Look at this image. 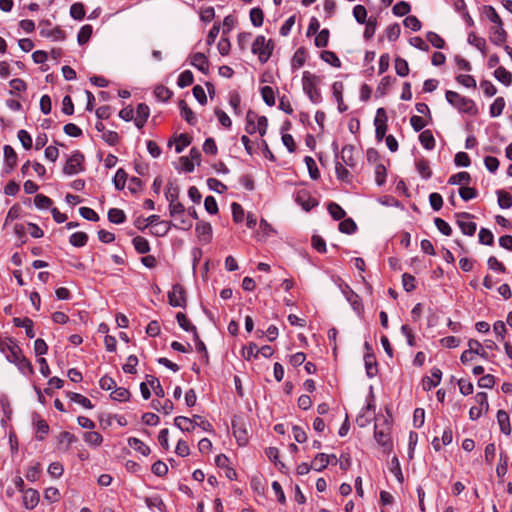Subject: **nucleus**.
Here are the masks:
<instances>
[{"label": "nucleus", "mask_w": 512, "mask_h": 512, "mask_svg": "<svg viewBox=\"0 0 512 512\" xmlns=\"http://www.w3.org/2000/svg\"><path fill=\"white\" fill-rule=\"evenodd\" d=\"M321 82L320 76L312 74L309 71H304L302 76L303 91L306 93L310 101L318 104L322 101L321 91L318 85Z\"/></svg>", "instance_id": "f257e3e1"}, {"label": "nucleus", "mask_w": 512, "mask_h": 512, "mask_svg": "<svg viewBox=\"0 0 512 512\" xmlns=\"http://www.w3.org/2000/svg\"><path fill=\"white\" fill-rule=\"evenodd\" d=\"M446 100L453 107L458 109L460 112L476 115L478 113V108L475 102L467 97L460 95L455 91L448 90L445 93Z\"/></svg>", "instance_id": "f03ea898"}, {"label": "nucleus", "mask_w": 512, "mask_h": 512, "mask_svg": "<svg viewBox=\"0 0 512 512\" xmlns=\"http://www.w3.org/2000/svg\"><path fill=\"white\" fill-rule=\"evenodd\" d=\"M7 349L6 358L9 362L15 364L22 373H33L31 362L23 355L21 348L16 343L8 345Z\"/></svg>", "instance_id": "7ed1b4c3"}, {"label": "nucleus", "mask_w": 512, "mask_h": 512, "mask_svg": "<svg viewBox=\"0 0 512 512\" xmlns=\"http://www.w3.org/2000/svg\"><path fill=\"white\" fill-rule=\"evenodd\" d=\"M252 53L258 56V60L264 64L272 56L274 50V42L269 39L266 40L265 36L259 35L256 37L252 44Z\"/></svg>", "instance_id": "20e7f679"}, {"label": "nucleus", "mask_w": 512, "mask_h": 512, "mask_svg": "<svg viewBox=\"0 0 512 512\" xmlns=\"http://www.w3.org/2000/svg\"><path fill=\"white\" fill-rule=\"evenodd\" d=\"M391 423L388 419H383L382 423H376L374 427L375 440L384 447L385 450H389L392 447L390 438Z\"/></svg>", "instance_id": "39448f33"}, {"label": "nucleus", "mask_w": 512, "mask_h": 512, "mask_svg": "<svg viewBox=\"0 0 512 512\" xmlns=\"http://www.w3.org/2000/svg\"><path fill=\"white\" fill-rule=\"evenodd\" d=\"M84 155L76 150L72 153V155L67 159L63 172L66 175H75L84 170Z\"/></svg>", "instance_id": "423d86ee"}, {"label": "nucleus", "mask_w": 512, "mask_h": 512, "mask_svg": "<svg viewBox=\"0 0 512 512\" xmlns=\"http://www.w3.org/2000/svg\"><path fill=\"white\" fill-rule=\"evenodd\" d=\"M388 117L384 108H378L374 119L375 137L378 142H381L386 135Z\"/></svg>", "instance_id": "0eeeda50"}, {"label": "nucleus", "mask_w": 512, "mask_h": 512, "mask_svg": "<svg viewBox=\"0 0 512 512\" xmlns=\"http://www.w3.org/2000/svg\"><path fill=\"white\" fill-rule=\"evenodd\" d=\"M168 301L173 307H186V291L181 284L172 286L171 291L168 292Z\"/></svg>", "instance_id": "6e6552de"}, {"label": "nucleus", "mask_w": 512, "mask_h": 512, "mask_svg": "<svg viewBox=\"0 0 512 512\" xmlns=\"http://www.w3.org/2000/svg\"><path fill=\"white\" fill-rule=\"evenodd\" d=\"M474 216L468 212H460L456 214L457 224L462 233L468 236H473L476 232L477 225L475 222L470 221Z\"/></svg>", "instance_id": "1a4fd4ad"}, {"label": "nucleus", "mask_w": 512, "mask_h": 512, "mask_svg": "<svg viewBox=\"0 0 512 512\" xmlns=\"http://www.w3.org/2000/svg\"><path fill=\"white\" fill-rule=\"evenodd\" d=\"M341 291L344 294L346 300L351 304L353 310L360 314L363 310L360 296L355 293L347 284L341 285Z\"/></svg>", "instance_id": "9d476101"}, {"label": "nucleus", "mask_w": 512, "mask_h": 512, "mask_svg": "<svg viewBox=\"0 0 512 512\" xmlns=\"http://www.w3.org/2000/svg\"><path fill=\"white\" fill-rule=\"evenodd\" d=\"M296 202L305 210L310 211L318 205V201L306 190H301L296 195Z\"/></svg>", "instance_id": "9b49d317"}, {"label": "nucleus", "mask_w": 512, "mask_h": 512, "mask_svg": "<svg viewBox=\"0 0 512 512\" xmlns=\"http://www.w3.org/2000/svg\"><path fill=\"white\" fill-rule=\"evenodd\" d=\"M442 371L439 368L434 367L431 370V377H424L422 380V386L425 391H429L432 388L438 386L441 382Z\"/></svg>", "instance_id": "f8f14e48"}, {"label": "nucleus", "mask_w": 512, "mask_h": 512, "mask_svg": "<svg viewBox=\"0 0 512 512\" xmlns=\"http://www.w3.org/2000/svg\"><path fill=\"white\" fill-rule=\"evenodd\" d=\"M191 65L197 68L204 74H207L209 71V61L208 58L200 52L194 53L191 56Z\"/></svg>", "instance_id": "ddd939ff"}, {"label": "nucleus", "mask_w": 512, "mask_h": 512, "mask_svg": "<svg viewBox=\"0 0 512 512\" xmlns=\"http://www.w3.org/2000/svg\"><path fill=\"white\" fill-rule=\"evenodd\" d=\"M195 231L202 242L208 243L212 238V226L208 222L197 223Z\"/></svg>", "instance_id": "4468645a"}, {"label": "nucleus", "mask_w": 512, "mask_h": 512, "mask_svg": "<svg viewBox=\"0 0 512 512\" xmlns=\"http://www.w3.org/2000/svg\"><path fill=\"white\" fill-rule=\"evenodd\" d=\"M136 114L137 115L134 119V122H135V125L137 126V128L141 129L144 127V125L150 115V109L146 104L140 103L137 106Z\"/></svg>", "instance_id": "2eb2a0df"}, {"label": "nucleus", "mask_w": 512, "mask_h": 512, "mask_svg": "<svg viewBox=\"0 0 512 512\" xmlns=\"http://www.w3.org/2000/svg\"><path fill=\"white\" fill-rule=\"evenodd\" d=\"M343 89H344V85L340 81H336L332 85L333 96L338 103V110L340 113H343L348 109L347 105H345L344 101H343V96H342Z\"/></svg>", "instance_id": "dca6fc26"}, {"label": "nucleus", "mask_w": 512, "mask_h": 512, "mask_svg": "<svg viewBox=\"0 0 512 512\" xmlns=\"http://www.w3.org/2000/svg\"><path fill=\"white\" fill-rule=\"evenodd\" d=\"M366 374L369 378L376 376L378 372L376 358L373 352H366L364 355Z\"/></svg>", "instance_id": "f3484780"}, {"label": "nucleus", "mask_w": 512, "mask_h": 512, "mask_svg": "<svg viewBox=\"0 0 512 512\" xmlns=\"http://www.w3.org/2000/svg\"><path fill=\"white\" fill-rule=\"evenodd\" d=\"M23 503L27 509H33L39 503V493L35 489H27L23 494Z\"/></svg>", "instance_id": "a211bd4d"}, {"label": "nucleus", "mask_w": 512, "mask_h": 512, "mask_svg": "<svg viewBox=\"0 0 512 512\" xmlns=\"http://www.w3.org/2000/svg\"><path fill=\"white\" fill-rule=\"evenodd\" d=\"M507 32L502 26L491 27L490 41L497 45L501 46L507 39Z\"/></svg>", "instance_id": "6ab92c4d"}, {"label": "nucleus", "mask_w": 512, "mask_h": 512, "mask_svg": "<svg viewBox=\"0 0 512 512\" xmlns=\"http://www.w3.org/2000/svg\"><path fill=\"white\" fill-rule=\"evenodd\" d=\"M178 105L180 114L185 119V121L190 125H195L197 123V118L188 104L184 100H180Z\"/></svg>", "instance_id": "aec40b11"}, {"label": "nucleus", "mask_w": 512, "mask_h": 512, "mask_svg": "<svg viewBox=\"0 0 512 512\" xmlns=\"http://www.w3.org/2000/svg\"><path fill=\"white\" fill-rule=\"evenodd\" d=\"M174 425L182 431L190 432L195 429L197 422L185 416H177L174 419Z\"/></svg>", "instance_id": "412c9836"}, {"label": "nucleus", "mask_w": 512, "mask_h": 512, "mask_svg": "<svg viewBox=\"0 0 512 512\" xmlns=\"http://www.w3.org/2000/svg\"><path fill=\"white\" fill-rule=\"evenodd\" d=\"M497 422L499 424L500 431L505 435H510V433H511L510 418L506 411L498 410Z\"/></svg>", "instance_id": "4be33fe9"}, {"label": "nucleus", "mask_w": 512, "mask_h": 512, "mask_svg": "<svg viewBox=\"0 0 512 512\" xmlns=\"http://www.w3.org/2000/svg\"><path fill=\"white\" fill-rule=\"evenodd\" d=\"M415 167L422 178L429 179L432 176V170L427 159L423 157L416 159Z\"/></svg>", "instance_id": "5701e85b"}, {"label": "nucleus", "mask_w": 512, "mask_h": 512, "mask_svg": "<svg viewBox=\"0 0 512 512\" xmlns=\"http://www.w3.org/2000/svg\"><path fill=\"white\" fill-rule=\"evenodd\" d=\"M341 163L345 164L348 167H354L355 166V159H354V146L352 145H345L342 148L341 151Z\"/></svg>", "instance_id": "b1692460"}, {"label": "nucleus", "mask_w": 512, "mask_h": 512, "mask_svg": "<svg viewBox=\"0 0 512 512\" xmlns=\"http://www.w3.org/2000/svg\"><path fill=\"white\" fill-rule=\"evenodd\" d=\"M13 324L16 327H26L25 333L28 338L32 339L35 337V333L33 330V321L30 318H14Z\"/></svg>", "instance_id": "393cba45"}, {"label": "nucleus", "mask_w": 512, "mask_h": 512, "mask_svg": "<svg viewBox=\"0 0 512 512\" xmlns=\"http://www.w3.org/2000/svg\"><path fill=\"white\" fill-rule=\"evenodd\" d=\"M328 464H330L329 454L318 453L312 461L311 467L313 470L320 472L324 470Z\"/></svg>", "instance_id": "a878e982"}, {"label": "nucleus", "mask_w": 512, "mask_h": 512, "mask_svg": "<svg viewBox=\"0 0 512 512\" xmlns=\"http://www.w3.org/2000/svg\"><path fill=\"white\" fill-rule=\"evenodd\" d=\"M467 40L470 45L475 46L483 55L487 53L486 40L483 37H479L474 32H470Z\"/></svg>", "instance_id": "bb28decb"}, {"label": "nucleus", "mask_w": 512, "mask_h": 512, "mask_svg": "<svg viewBox=\"0 0 512 512\" xmlns=\"http://www.w3.org/2000/svg\"><path fill=\"white\" fill-rule=\"evenodd\" d=\"M494 77L505 86H510L512 83V74L502 66L494 71Z\"/></svg>", "instance_id": "cd10ccee"}, {"label": "nucleus", "mask_w": 512, "mask_h": 512, "mask_svg": "<svg viewBox=\"0 0 512 512\" xmlns=\"http://www.w3.org/2000/svg\"><path fill=\"white\" fill-rule=\"evenodd\" d=\"M180 189L175 182H168L165 191V197L169 203L178 201Z\"/></svg>", "instance_id": "c85d7f7f"}, {"label": "nucleus", "mask_w": 512, "mask_h": 512, "mask_svg": "<svg viewBox=\"0 0 512 512\" xmlns=\"http://www.w3.org/2000/svg\"><path fill=\"white\" fill-rule=\"evenodd\" d=\"M419 141L427 150H432L435 147V138L430 130L422 131L419 135Z\"/></svg>", "instance_id": "c756f323"}, {"label": "nucleus", "mask_w": 512, "mask_h": 512, "mask_svg": "<svg viewBox=\"0 0 512 512\" xmlns=\"http://www.w3.org/2000/svg\"><path fill=\"white\" fill-rule=\"evenodd\" d=\"M135 250L139 254H146L150 251V244L148 240L142 236H136L132 240Z\"/></svg>", "instance_id": "7c9ffc66"}, {"label": "nucleus", "mask_w": 512, "mask_h": 512, "mask_svg": "<svg viewBox=\"0 0 512 512\" xmlns=\"http://www.w3.org/2000/svg\"><path fill=\"white\" fill-rule=\"evenodd\" d=\"M128 444L130 447H132L133 449H135L144 456H148L150 454V448L138 438H129Z\"/></svg>", "instance_id": "2f4dec72"}, {"label": "nucleus", "mask_w": 512, "mask_h": 512, "mask_svg": "<svg viewBox=\"0 0 512 512\" xmlns=\"http://www.w3.org/2000/svg\"><path fill=\"white\" fill-rule=\"evenodd\" d=\"M471 181V176L468 172H459L452 175L448 183L451 185H468Z\"/></svg>", "instance_id": "473e14b6"}, {"label": "nucleus", "mask_w": 512, "mask_h": 512, "mask_svg": "<svg viewBox=\"0 0 512 512\" xmlns=\"http://www.w3.org/2000/svg\"><path fill=\"white\" fill-rule=\"evenodd\" d=\"M328 212L334 220H342L346 216L345 210L337 203L330 202L328 204Z\"/></svg>", "instance_id": "72a5a7b5"}, {"label": "nucleus", "mask_w": 512, "mask_h": 512, "mask_svg": "<svg viewBox=\"0 0 512 512\" xmlns=\"http://www.w3.org/2000/svg\"><path fill=\"white\" fill-rule=\"evenodd\" d=\"M108 220L114 224H122L126 221V215L121 209L111 208L108 211Z\"/></svg>", "instance_id": "f704fd0d"}, {"label": "nucleus", "mask_w": 512, "mask_h": 512, "mask_svg": "<svg viewBox=\"0 0 512 512\" xmlns=\"http://www.w3.org/2000/svg\"><path fill=\"white\" fill-rule=\"evenodd\" d=\"M339 231L344 234H353L357 230V225L352 218H344L339 223Z\"/></svg>", "instance_id": "c9c22d12"}, {"label": "nucleus", "mask_w": 512, "mask_h": 512, "mask_svg": "<svg viewBox=\"0 0 512 512\" xmlns=\"http://www.w3.org/2000/svg\"><path fill=\"white\" fill-rule=\"evenodd\" d=\"M4 158L6 164L10 169H13L17 164V153L10 145L4 146Z\"/></svg>", "instance_id": "e433bc0d"}, {"label": "nucleus", "mask_w": 512, "mask_h": 512, "mask_svg": "<svg viewBox=\"0 0 512 512\" xmlns=\"http://www.w3.org/2000/svg\"><path fill=\"white\" fill-rule=\"evenodd\" d=\"M305 60H306V52H305V49L304 48H299L297 49V51L294 53V56L291 60V67L292 69H299L300 67H302L305 63Z\"/></svg>", "instance_id": "4c0bfd02"}, {"label": "nucleus", "mask_w": 512, "mask_h": 512, "mask_svg": "<svg viewBox=\"0 0 512 512\" xmlns=\"http://www.w3.org/2000/svg\"><path fill=\"white\" fill-rule=\"evenodd\" d=\"M176 320H177L179 326L187 332L193 333V332H195V330H197L196 326L193 325L190 322V320L187 318V316L182 312H178L176 314Z\"/></svg>", "instance_id": "58836bf2"}, {"label": "nucleus", "mask_w": 512, "mask_h": 512, "mask_svg": "<svg viewBox=\"0 0 512 512\" xmlns=\"http://www.w3.org/2000/svg\"><path fill=\"white\" fill-rule=\"evenodd\" d=\"M68 396L71 401H73L77 404H80L81 406H83L86 409H92L94 407L92 402L87 397H85L79 393L69 392Z\"/></svg>", "instance_id": "ea45409f"}, {"label": "nucleus", "mask_w": 512, "mask_h": 512, "mask_svg": "<svg viewBox=\"0 0 512 512\" xmlns=\"http://www.w3.org/2000/svg\"><path fill=\"white\" fill-rule=\"evenodd\" d=\"M87 241L88 235L85 232H75L69 238L70 244L74 247H83Z\"/></svg>", "instance_id": "a19ab883"}, {"label": "nucleus", "mask_w": 512, "mask_h": 512, "mask_svg": "<svg viewBox=\"0 0 512 512\" xmlns=\"http://www.w3.org/2000/svg\"><path fill=\"white\" fill-rule=\"evenodd\" d=\"M93 32V28L91 25L87 24L80 28L78 35H77V41L80 45L86 44Z\"/></svg>", "instance_id": "79ce46f5"}, {"label": "nucleus", "mask_w": 512, "mask_h": 512, "mask_svg": "<svg viewBox=\"0 0 512 512\" xmlns=\"http://www.w3.org/2000/svg\"><path fill=\"white\" fill-rule=\"evenodd\" d=\"M110 397L113 400L125 402L129 400L130 392L128 389L124 387H115L112 393L110 394Z\"/></svg>", "instance_id": "37998d69"}, {"label": "nucleus", "mask_w": 512, "mask_h": 512, "mask_svg": "<svg viewBox=\"0 0 512 512\" xmlns=\"http://www.w3.org/2000/svg\"><path fill=\"white\" fill-rule=\"evenodd\" d=\"M505 107V100L503 97H497L490 106V116L498 117L502 114Z\"/></svg>", "instance_id": "c03bdc74"}, {"label": "nucleus", "mask_w": 512, "mask_h": 512, "mask_svg": "<svg viewBox=\"0 0 512 512\" xmlns=\"http://www.w3.org/2000/svg\"><path fill=\"white\" fill-rule=\"evenodd\" d=\"M128 179V174L123 168H119L113 179L115 188L117 190H123Z\"/></svg>", "instance_id": "a18cd8bd"}, {"label": "nucleus", "mask_w": 512, "mask_h": 512, "mask_svg": "<svg viewBox=\"0 0 512 512\" xmlns=\"http://www.w3.org/2000/svg\"><path fill=\"white\" fill-rule=\"evenodd\" d=\"M346 165L337 161L335 165L337 178L343 182L351 181V174L349 170L345 167Z\"/></svg>", "instance_id": "49530a36"}, {"label": "nucleus", "mask_w": 512, "mask_h": 512, "mask_svg": "<svg viewBox=\"0 0 512 512\" xmlns=\"http://www.w3.org/2000/svg\"><path fill=\"white\" fill-rule=\"evenodd\" d=\"M193 82H194V76L190 70L183 71L177 79V85L180 88H185L187 86H190L193 84Z\"/></svg>", "instance_id": "de8ad7c7"}, {"label": "nucleus", "mask_w": 512, "mask_h": 512, "mask_svg": "<svg viewBox=\"0 0 512 512\" xmlns=\"http://www.w3.org/2000/svg\"><path fill=\"white\" fill-rule=\"evenodd\" d=\"M250 20L253 26L260 27L264 21V13L263 10L259 7L252 8L250 10Z\"/></svg>", "instance_id": "09e8293b"}, {"label": "nucleus", "mask_w": 512, "mask_h": 512, "mask_svg": "<svg viewBox=\"0 0 512 512\" xmlns=\"http://www.w3.org/2000/svg\"><path fill=\"white\" fill-rule=\"evenodd\" d=\"M498 196V205L503 209H508L512 207V196L504 191V190H498L497 191Z\"/></svg>", "instance_id": "8fccbe9b"}, {"label": "nucleus", "mask_w": 512, "mask_h": 512, "mask_svg": "<svg viewBox=\"0 0 512 512\" xmlns=\"http://www.w3.org/2000/svg\"><path fill=\"white\" fill-rule=\"evenodd\" d=\"M84 440L86 443L92 446H100L103 442V437L100 433L95 431H90L84 433Z\"/></svg>", "instance_id": "3c124183"}, {"label": "nucleus", "mask_w": 512, "mask_h": 512, "mask_svg": "<svg viewBox=\"0 0 512 512\" xmlns=\"http://www.w3.org/2000/svg\"><path fill=\"white\" fill-rule=\"evenodd\" d=\"M147 382L152 387V389L154 390V393L157 397L163 398L165 396L164 389L161 386L158 378H156L155 376H152V375H148Z\"/></svg>", "instance_id": "603ef678"}, {"label": "nucleus", "mask_w": 512, "mask_h": 512, "mask_svg": "<svg viewBox=\"0 0 512 512\" xmlns=\"http://www.w3.org/2000/svg\"><path fill=\"white\" fill-rule=\"evenodd\" d=\"M364 24H366L363 36L366 40L371 39L377 28V19L374 17H370Z\"/></svg>", "instance_id": "864d4df0"}, {"label": "nucleus", "mask_w": 512, "mask_h": 512, "mask_svg": "<svg viewBox=\"0 0 512 512\" xmlns=\"http://www.w3.org/2000/svg\"><path fill=\"white\" fill-rule=\"evenodd\" d=\"M468 349L470 351H472V354L474 355H479L481 356L482 358H487L488 354L487 352L483 349L481 343L478 341V340H475V339H470L468 341Z\"/></svg>", "instance_id": "5fc2aeb1"}, {"label": "nucleus", "mask_w": 512, "mask_h": 512, "mask_svg": "<svg viewBox=\"0 0 512 512\" xmlns=\"http://www.w3.org/2000/svg\"><path fill=\"white\" fill-rule=\"evenodd\" d=\"M395 71L397 75L405 77L409 74V66L405 59L396 57L395 59Z\"/></svg>", "instance_id": "6e6d98bb"}, {"label": "nucleus", "mask_w": 512, "mask_h": 512, "mask_svg": "<svg viewBox=\"0 0 512 512\" xmlns=\"http://www.w3.org/2000/svg\"><path fill=\"white\" fill-rule=\"evenodd\" d=\"M304 162L308 168L309 175L313 180H317L320 177V172L317 168L316 162L311 156H306Z\"/></svg>", "instance_id": "4d7b16f0"}, {"label": "nucleus", "mask_w": 512, "mask_h": 512, "mask_svg": "<svg viewBox=\"0 0 512 512\" xmlns=\"http://www.w3.org/2000/svg\"><path fill=\"white\" fill-rule=\"evenodd\" d=\"M70 15L75 20H82L85 17L84 5L80 2H76L70 7Z\"/></svg>", "instance_id": "13d9d810"}, {"label": "nucleus", "mask_w": 512, "mask_h": 512, "mask_svg": "<svg viewBox=\"0 0 512 512\" xmlns=\"http://www.w3.org/2000/svg\"><path fill=\"white\" fill-rule=\"evenodd\" d=\"M478 237L479 242L483 245L492 246L494 244V236L489 229L481 228Z\"/></svg>", "instance_id": "bf43d9fd"}, {"label": "nucleus", "mask_w": 512, "mask_h": 512, "mask_svg": "<svg viewBox=\"0 0 512 512\" xmlns=\"http://www.w3.org/2000/svg\"><path fill=\"white\" fill-rule=\"evenodd\" d=\"M321 58L333 67L339 68L341 66L339 57L333 51H323L321 53Z\"/></svg>", "instance_id": "052dcab7"}, {"label": "nucleus", "mask_w": 512, "mask_h": 512, "mask_svg": "<svg viewBox=\"0 0 512 512\" xmlns=\"http://www.w3.org/2000/svg\"><path fill=\"white\" fill-rule=\"evenodd\" d=\"M261 96L263 98V101L268 106H274L275 105V94L274 90L270 86H264L261 88Z\"/></svg>", "instance_id": "680f3d73"}, {"label": "nucleus", "mask_w": 512, "mask_h": 512, "mask_svg": "<svg viewBox=\"0 0 512 512\" xmlns=\"http://www.w3.org/2000/svg\"><path fill=\"white\" fill-rule=\"evenodd\" d=\"M175 151L176 153H181L185 147L190 145L192 138L188 134H180L176 139Z\"/></svg>", "instance_id": "e2e57ef3"}, {"label": "nucleus", "mask_w": 512, "mask_h": 512, "mask_svg": "<svg viewBox=\"0 0 512 512\" xmlns=\"http://www.w3.org/2000/svg\"><path fill=\"white\" fill-rule=\"evenodd\" d=\"M155 97L163 102L168 101L172 96V91L163 85H158L154 90Z\"/></svg>", "instance_id": "0e129e2a"}, {"label": "nucleus", "mask_w": 512, "mask_h": 512, "mask_svg": "<svg viewBox=\"0 0 512 512\" xmlns=\"http://www.w3.org/2000/svg\"><path fill=\"white\" fill-rule=\"evenodd\" d=\"M34 204L38 209H49L53 202L49 197L43 194H37L34 198Z\"/></svg>", "instance_id": "69168bd1"}, {"label": "nucleus", "mask_w": 512, "mask_h": 512, "mask_svg": "<svg viewBox=\"0 0 512 512\" xmlns=\"http://www.w3.org/2000/svg\"><path fill=\"white\" fill-rule=\"evenodd\" d=\"M231 210L233 221L236 223L242 222L245 216L243 207L239 203L233 202L231 204Z\"/></svg>", "instance_id": "338daca9"}, {"label": "nucleus", "mask_w": 512, "mask_h": 512, "mask_svg": "<svg viewBox=\"0 0 512 512\" xmlns=\"http://www.w3.org/2000/svg\"><path fill=\"white\" fill-rule=\"evenodd\" d=\"M353 16L359 24H364L367 21V10L363 5H356L353 8Z\"/></svg>", "instance_id": "774afa93"}]
</instances>
